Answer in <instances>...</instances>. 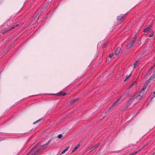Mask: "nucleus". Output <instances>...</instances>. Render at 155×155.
Wrapping results in <instances>:
<instances>
[{
	"instance_id": "f257e3e1",
	"label": "nucleus",
	"mask_w": 155,
	"mask_h": 155,
	"mask_svg": "<svg viewBox=\"0 0 155 155\" xmlns=\"http://www.w3.org/2000/svg\"><path fill=\"white\" fill-rule=\"evenodd\" d=\"M147 86V85H144L143 88L138 94H135L131 96L127 102L128 104L130 105L132 104L131 106H133L138 102L139 100L141 99L143 92L146 89Z\"/></svg>"
},
{
	"instance_id": "4468645a",
	"label": "nucleus",
	"mask_w": 155,
	"mask_h": 155,
	"mask_svg": "<svg viewBox=\"0 0 155 155\" xmlns=\"http://www.w3.org/2000/svg\"><path fill=\"white\" fill-rule=\"evenodd\" d=\"M138 152V151H136L134 152L131 153H130L129 155H134L136 154H137Z\"/></svg>"
},
{
	"instance_id": "a878e982",
	"label": "nucleus",
	"mask_w": 155,
	"mask_h": 155,
	"mask_svg": "<svg viewBox=\"0 0 155 155\" xmlns=\"http://www.w3.org/2000/svg\"><path fill=\"white\" fill-rule=\"evenodd\" d=\"M18 25L17 24V25H15V27H16V26H17Z\"/></svg>"
},
{
	"instance_id": "aec40b11",
	"label": "nucleus",
	"mask_w": 155,
	"mask_h": 155,
	"mask_svg": "<svg viewBox=\"0 0 155 155\" xmlns=\"http://www.w3.org/2000/svg\"><path fill=\"white\" fill-rule=\"evenodd\" d=\"M153 32H152L150 35H149V37H152L153 36Z\"/></svg>"
},
{
	"instance_id": "9b49d317",
	"label": "nucleus",
	"mask_w": 155,
	"mask_h": 155,
	"mask_svg": "<svg viewBox=\"0 0 155 155\" xmlns=\"http://www.w3.org/2000/svg\"><path fill=\"white\" fill-rule=\"evenodd\" d=\"M80 146V144H78L77 145L74 149L72 151V152H74V151H75L76 150H77V149H78Z\"/></svg>"
},
{
	"instance_id": "412c9836",
	"label": "nucleus",
	"mask_w": 155,
	"mask_h": 155,
	"mask_svg": "<svg viewBox=\"0 0 155 155\" xmlns=\"http://www.w3.org/2000/svg\"><path fill=\"white\" fill-rule=\"evenodd\" d=\"M69 147H67L64 150L66 152V151H67L68 149V148H69Z\"/></svg>"
},
{
	"instance_id": "9d476101",
	"label": "nucleus",
	"mask_w": 155,
	"mask_h": 155,
	"mask_svg": "<svg viewBox=\"0 0 155 155\" xmlns=\"http://www.w3.org/2000/svg\"><path fill=\"white\" fill-rule=\"evenodd\" d=\"M132 71H131V72L130 74L128 75H127L126 76V79H125L124 80V81H126V80H127L130 77L131 75V74L132 73Z\"/></svg>"
},
{
	"instance_id": "39448f33",
	"label": "nucleus",
	"mask_w": 155,
	"mask_h": 155,
	"mask_svg": "<svg viewBox=\"0 0 155 155\" xmlns=\"http://www.w3.org/2000/svg\"><path fill=\"white\" fill-rule=\"evenodd\" d=\"M120 47H118L115 52V54L116 55H118L120 53Z\"/></svg>"
},
{
	"instance_id": "ddd939ff",
	"label": "nucleus",
	"mask_w": 155,
	"mask_h": 155,
	"mask_svg": "<svg viewBox=\"0 0 155 155\" xmlns=\"http://www.w3.org/2000/svg\"><path fill=\"white\" fill-rule=\"evenodd\" d=\"M155 78V74H153L152 76H150V77L149 79H148L149 80H150L154 78Z\"/></svg>"
},
{
	"instance_id": "6ab92c4d",
	"label": "nucleus",
	"mask_w": 155,
	"mask_h": 155,
	"mask_svg": "<svg viewBox=\"0 0 155 155\" xmlns=\"http://www.w3.org/2000/svg\"><path fill=\"white\" fill-rule=\"evenodd\" d=\"M136 83V82H135H135H134V83H133V84H131L130 85V87H132L133 86V85H134V83Z\"/></svg>"
},
{
	"instance_id": "b1692460",
	"label": "nucleus",
	"mask_w": 155,
	"mask_h": 155,
	"mask_svg": "<svg viewBox=\"0 0 155 155\" xmlns=\"http://www.w3.org/2000/svg\"><path fill=\"white\" fill-rule=\"evenodd\" d=\"M154 96H153V97H155V91L154 92Z\"/></svg>"
},
{
	"instance_id": "6e6552de",
	"label": "nucleus",
	"mask_w": 155,
	"mask_h": 155,
	"mask_svg": "<svg viewBox=\"0 0 155 155\" xmlns=\"http://www.w3.org/2000/svg\"><path fill=\"white\" fill-rule=\"evenodd\" d=\"M98 146H99V144H97V145H96L94 146L91 148V151H92V150H94V149H95V148L98 147Z\"/></svg>"
},
{
	"instance_id": "0eeeda50",
	"label": "nucleus",
	"mask_w": 155,
	"mask_h": 155,
	"mask_svg": "<svg viewBox=\"0 0 155 155\" xmlns=\"http://www.w3.org/2000/svg\"><path fill=\"white\" fill-rule=\"evenodd\" d=\"M125 14H122L120 16H117V20H121L124 17V16Z\"/></svg>"
},
{
	"instance_id": "2eb2a0df",
	"label": "nucleus",
	"mask_w": 155,
	"mask_h": 155,
	"mask_svg": "<svg viewBox=\"0 0 155 155\" xmlns=\"http://www.w3.org/2000/svg\"><path fill=\"white\" fill-rule=\"evenodd\" d=\"M41 119H40L38 120H37V121H35L33 123V124H35L40 122V121H41Z\"/></svg>"
},
{
	"instance_id": "4be33fe9",
	"label": "nucleus",
	"mask_w": 155,
	"mask_h": 155,
	"mask_svg": "<svg viewBox=\"0 0 155 155\" xmlns=\"http://www.w3.org/2000/svg\"><path fill=\"white\" fill-rule=\"evenodd\" d=\"M15 28V27H12L11 28H10L9 29L8 31H9L10 30H11L13 29L14 28Z\"/></svg>"
},
{
	"instance_id": "393cba45",
	"label": "nucleus",
	"mask_w": 155,
	"mask_h": 155,
	"mask_svg": "<svg viewBox=\"0 0 155 155\" xmlns=\"http://www.w3.org/2000/svg\"><path fill=\"white\" fill-rule=\"evenodd\" d=\"M154 67V66H153V67H152V68H150V69H153V68Z\"/></svg>"
},
{
	"instance_id": "f03ea898",
	"label": "nucleus",
	"mask_w": 155,
	"mask_h": 155,
	"mask_svg": "<svg viewBox=\"0 0 155 155\" xmlns=\"http://www.w3.org/2000/svg\"><path fill=\"white\" fill-rule=\"evenodd\" d=\"M51 140H49L48 143L41 147L38 145L35 146L34 147L31 149L30 151L28 153V155H37L40 149H44L46 148L47 145L49 144Z\"/></svg>"
},
{
	"instance_id": "a211bd4d",
	"label": "nucleus",
	"mask_w": 155,
	"mask_h": 155,
	"mask_svg": "<svg viewBox=\"0 0 155 155\" xmlns=\"http://www.w3.org/2000/svg\"><path fill=\"white\" fill-rule=\"evenodd\" d=\"M114 54H110L109 55V57L110 58H111L113 57Z\"/></svg>"
},
{
	"instance_id": "1a4fd4ad",
	"label": "nucleus",
	"mask_w": 155,
	"mask_h": 155,
	"mask_svg": "<svg viewBox=\"0 0 155 155\" xmlns=\"http://www.w3.org/2000/svg\"><path fill=\"white\" fill-rule=\"evenodd\" d=\"M66 94V93H64L62 92L61 91L58 93V95L59 96H64Z\"/></svg>"
},
{
	"instance_id": "5701e85b",
	"label": "nucleus",
	"mask_w": 155,
	"mask_h": 155,
	"mask_svg": "<svg viewBox=\"0 0 155 155\" xmlns=\"http://www.w3.org/2000/svg\"><path fill=\"white\" fill-rule=\"evenodd\" d=\"M65 151L64 150L62 152H61V154H63L64 153H65Z\"/></svg>"
},
{
	"instance_id": "dca6fc26",
	"label": "nucleus",
	"mask_w": 155,
	"mask_h": 155,
	"mask_svg": "<svg viewBox=\"0 0 155 155\" xmlns=\"http://www.w3.org/2000/svg\"><path fill=\"white\" fill-rule=\"evenodd\" d=\"M62 136V134H60L58 136V137L59 138H61Z\"/></svg>"
},
{
	"instance_id": "cd10ccee",
	"label": "nucleus",
	"mask_w": 155,
	"mask_h": 155,
	"mask_svg": "<svg viewBox=\"0 0 155 155\" xmlns=\"http://www.w3.org/2000/svg\"><path fill=\"white\" fill-rule=\"evenodd\" d=\"M155 66V65H154V66Z\"/></svg>"
},
{
	"instance_id": "f3484780",
	"label": "nucleus",
	"mask_w": 155,
	"mask_h": 155,
	"mask_svg": "<svg viewBox=\"0 0 155 155\" xmlns=\"http://www.w3.org/2000/svg\"><path fill=\"white\" fill-rule=\"evenodd\" d=\"M77 100V99H75V100H74L71 101V103H74L75 101H76Z\"/></svg>"
},
{
	"instance_id": "bb28decb",
	"label": "nucleus",
	"mask_w": 155,
	"mask_h": 155,
	"mask_svg": "<svg viewBox=\"0 0 155 155\" xmlns=\"http://www.w3.org/2000/svg\"><path fill=\"white\" fill-rule=\"evenodd\" d=\"M151 70V69L150 68L148 70V72H149V71Z\"/></svg>"
},
{
	"instance_id": "423d86ee",
	"label": "nucleus",
	"mask_w": 155,
	"mask_h": 155,
	"mask_svg": "<svg viewBox=\"0 0 155 155\" xmlns=\"http://www.w3.org/2000/svg\"><path fill=\"white\" fill-rule=\"evenodd\" d=\"M151 26L149 25L147 28H146L143 30L144 32L147 33L150 30V28H151Z\"/></svg>"
},
{
	"instance_id": "7ed1b4c3",
	"label": "nucleus",
	"mask_w": 155,
	"mask_h": 155,
	"mask_svg": "<svg viewBox=\"0 0 155 155\" xmlns=\"http://www.w3.org/2000/svg\"><path fill=\"white\" fill-rule=\"evenodd\" d=\"M136 39V38L134 37L133 40L127 45L126 47V49H129L132 47L133 45L135 43Z\"/></svg>"
},
{
	"instance_id": "20e7f679",
	"label": "nucleus",
	"mask_w": 155,
	"mask_h": 155,
	"mask_svg": "<svg viewBox=\"0 0 155 155\" xmlns=\"http://www.w3.org/2000/svg\"><path fill=\"white\" fill-rule=\"evenodd\" d=\"M120 99V98L117 99L115 102H114L112 104L111 107L109 108L108 109V112H109L111 110L112 107H115L116 106L120 103V102H119Z\"/></svg>"
},
{
	"instance_id": "f8f14e48",
	"label": "nucleus",
	"mask_w": 155,
	"mask_h": 155,
	"mask_svg": "<svg viewBox=\"0 0 155 155\" xmlns=\"http://www.w3.org/2000/svg\"><path fill=\"white\" fill-rule=\"evenodd\" d=\"M139 64V62L138 61H136L134 63V68H135Z\"/></svg>"
}]
</instances>
